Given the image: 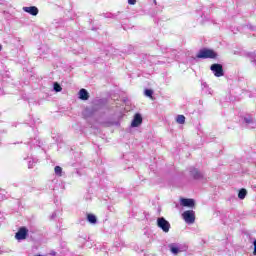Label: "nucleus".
I'll list each match as a JSON object with an SVG mask.
<instances>
[{
  "instance_id": "nucleus-1",
  "label": "nucleus",
  "mask_w": 256,
  "mask_h": 256,
  "mask_svg": "<svg viewBox=\"0 0 256 256\" xmlns=\"http://www.w3.org/2000/svg\"><path fill=\"white\" fill-rule=\"evenodd\" d=\"M197 59H217V52L211 49H200L196 55Z\"/></svg>"
},
{
  "instance_id": "nucleus-2",
  "label": "nucleus",
  "mask_w": 256,
  "mask_h": 256,
  "mask_svg": "<svg viewBox=\"0 0 256 256\" xmlns=\"http://www.w3.org/2000/svg\"><path fill=\"white\" fill-rule=\"evenodd\" d=\"M156 225L159 229L163 231V233H169L171 230V223L165 219V217L157 218Z\"/></svg>"
},
{
  "instance_id": "nucleus-3",
  "label": "nucleus",
  "mask_w": 256,
  "mask_h": 256,
  "mask_svg": "<svg viewBox=\"0 0 256 256\" xmlns=\"http://www.w3.org/2000/svg\"><path fill=\"white\" fill-rule=\"evenodd\" d=\"M182 217L185 223H188V225L195 223V211L193 210H187L183 212Z\"/></svg>"
},
{
  "instance_id": "nucleus-4",
  "label": "nucleus",
  "mask_w": 256,
  "mask_h": 256,
  "mask_svg": "<svg viewBox=\"0 0 256 256\" xmlns=\"http://www.w3.org/2000/svg\"><path fill=\"white\" fill-rule=\"evenodd\" d=\"M210 69L215 77H223V75H225V72L223 71V65L221 64H212Z\"/></svg>"
},
{
  "instance_id": "nucleus-5",
  "label": "nucleus",
  "mask_w": 256,
  "mask_h": 256,
  "mask_svg": "<svg viewBox=\"0 0 256 256\" xmlns=\"http://www.w3.org/2000/svg\"><path fill=\"white\" fill-rule=\"evenodd\" d=\"M28 233H29V230H27V228L21 227L18 230V232L15 234V239H17V241H23L27 239Z\"/></svg>"
},
{
  "instance_id": "nucleus-6",
  "label": "nucleus",
  "mask_w": 256,
  "mask_h": 256,
  "mask_svg": "<svg viewBox=\"0 0 256 256\" xmlns=\"http://www.w3.org/2000/svg\"><path fill=\"white\" fill-rule=\"evenodd\" d=\"M24 13H28L29 15H32L33 17H37L39 15V8L37 6H25L22 8Z\"/></svg>"
},
{
  "instance_id": "nucleus-7",
  "label": "nucleus",
  "mask_w": 256,
  "mask_h": 256,
  "mask_svg": "<svg viewBox=\"0 0 256 256\" xmlns=\"http://www.w3.org/2000/svg\"><path fill=\"white\" fill-rule=\"evenodd\" d=\"M180 204L182 207H195V200L191 198H182Z\"/></svg>"
},
{
  "instance_id": "nucleus-8",
  "label": "nucleus",
  "mask_w": 256,
  "mask_h": 256,
  "mask_svg": "<svg viewBox=\"0 0 256 256\" xmlns=\"http://www.w3.org/2000/svg\"><path fill=\"white\" fill-rule=\"evenodd\" d=\"M141 123H143V117L139 113L135 114L131 123V127H139Z\"/></svg>"
},
{
  "instance_id": "nucleus-9",
  "label": "nucleus",
  "mask_w": 256,
  "mask_h": 256,
  "mask_svg": "<svg viewBox=\"0 0 256 256\" xmlns=\"http://www.w3.org/2000/svg\"><path fill=\"white\" fill-rule=\"evenodd\" d=\"M168 247L173 255H179L181 253V246L177 243H171Z\"/></svg>"
},
{
  "instance_id": "nucleus-10",
  "label": "nucleus",
  "mask_w": 256,
  "mask_h": 256,
  "mask_svg": "<svg viewBox=\"0 0 256 256\" xmlns=\"http://www.w3.org/2000/svg\"><path fill=\"white\" fill-rule=\"evenodd\" d=\"M79 99H81L82 101H87L89 99V92H87V90H85L84 88L80 89Z\"/></svg>"
},
{
  "instance_id": "nucleus-11",
  "label": "nucleus",
  "mask_w": 256,
  "mask_h": 256,
  "mask_svg": "<svg viewBox=\"0 0 256 256\" xmlns=\"http://www.w3.org/2000/svg\"><path fill=\"white\" fill-rule=\"evenodd\" d=\"M190 175H192L194 179H201V177H203V174H201L197 168H190Z\"/></svg>"
},
{
  "instance_id": "nucleus-12",
  "label": "nucleus",
  "mask_w": 256,
  "mask_h": 256,
  "mask_svg": "<svg viewBox=\"0 0 256 256\" xmlns=\"http://www.w3.org/2000/svg\"><path fill=\"white\" fill-rule=\"evenodd\" d=\"M246 197H247V189H245V188L240 189L238 192V199L243 200Z\"/></svg>"
},
{
  "instance_id": "nucleus-13",
  "label": "nucleus",
  "mask_w": 256,
  "mask_h": 256,
  "mask_svg": "<svg viewBox=\"0 0 256 256\" xmlns=\"http://www.w3.org/2000/svg\"><path fill=\"white\" fill-rule=\"evenodd\" d=\"M87 221H89L92 225H95V223H97V216L94 214H88Z\"/></svg>"
},
{
  "instance_id": "nucleus-14",
  "label": "nucleus",
  "mask_w": 256,
  "mask_h": 256,
  "mask_svg": "<svg viewBox=\"0 0 256 256\" xmlns=\"http://www.w3.org/2000/svg\"><path fill=\"white\" fill-rule=\"evenodd\" d=\"M176 123H178L179 125H185V116L178 115L176 118Z\"/></svg>"
},
{
  "instance_id": "nucleus-15",
  "label": "nucleus",
  "mask_w": 256,
  "mask_h": 256,
  "mask_svg": "<svg viewBox=\"0 0 256 256\" xmlns=\"http://www.w3.org/2000/svg\"><path fill=\"white\" fill-rule=\"evenodd\" d=\"M244 123H246V125H255V120H253L251 117H245Z\"/></svg>"
},
{
  "instance_id": "nucleus-16",
  "label": "nucleus",
  "mask_w": 256,
  "mask_h": 256,
  "mask_svg": "<svg viewBox=\"0 0 256 256\" xmlns=\"http://www.w3.org/2000/svg\"><path fill=\"white\" fill-rule=\"evenodd\" d=\"M37 161H38L37 158H32V160H30L28 162V169H33V167H34V165H36Z\"/></svg>"
},
{
  "instance_id": "nucleus-17",
  "label": "nucleus",
  "mask_w": 256,
  "mask_h": 256,
  "mask_svg": "<svg viewBox=\"0 0 256 256\" xmlns=\"http://www.w3.org/2000/svg\"><path fill=\"white\" fill-rule=\"evenodd\" d=\"M53 89L56 93H60V91H62L63 88H61V85L59 83L55 82Z\"/></svg>"
},
{
  "instance_id": "nucleus-18",
  "label": "nucleus",
  "mask_w": 256,
  "mask_h": 256,
  "mask_svg": "<svg viewBox=\"0 0 256 256\" xmlns=\"http://www.w3.org/2000/svg\"><path fill=\"white\" fill-rule=\"evenodd\" d=\"M55 174L58 175V177H61V173H63V168H61L60 166H56L54 168Z\"/></svg>"
},
{
  "instance_id": "nucleus-19",
  "label": "nucleus",
  "mask_w": 256,
  "mask_h": 256,
  "mask_svg": "<svg viewBox=\"0 0 256 256\" xmlns=\"http://www.w3.org/2000/svg\"><path fill=\"white\" fill-rule=\"evenodd\" d=\"M144 94L146 97H153V90L151 89H145Z\"/></svg>"
},
{
  "instance_id": "nucleus-20",
  "label": "nucleus",
  "mask_w": 256,
  "mask_h": 256,
  "mask_svg": "<svg viewBox=\"0 0 256 256\" xmlns=\"http://www.w3.org/2000/svg\"><path fill=\"white\" fill-rule=\"evenodd\" d=\"M84 115H85L86 117H91V115H93V112H91V110H89V109H85Z\"/></svg>"
},
{
  "instance_id": "nucleus-21",
  "label": "nucleus",
  "mask_w": 256,
  "mask_h": 256,
  "mask_svg": "<svg viewBox=\"0 0 256 256\" xmlns=\"http://www.w3.org/2000/svg\"><path fill=\"white\" fill-rule=\"evenodd\" d=\"M137 3V0H128L129 5H135Z\"/></svg>"
},
{
  "instance_id": "nucleus-22",
  "label": "nucleus",
  "mask_w": 256,
  "mask_h": 256,
  "mask_svg": "<svg viewBox=\"0 0 256 256\" xmlns=\"http://www.w3.org/2000/svg\"><path fill=\"white\" fill-rule=\"evenodd\" d=\"M207 87H209L207 82H202V90L207 89Z\"/></svg>"
},
{
  "instance_id": "nucleus-23",
  "label": "nucleus",
  "mask_w": 256,
  "mask_h": 256,
  "mask_svg": "<svg viewBox=\"0 0 256 256\" xmlns=\"http://www.w3.org/2000/svg\"><path fill=\"white\" fill-rule=\"evenodd\" d=\"M57 217V212H53L52 215L50 216V219L53 220Z\"/></svg>"
},
{
  "instance_id": "nucleus-24",
  "label": "nucleus",
  "mask_w": 256,
  "mask_h": 256,
  "mask_svg": "<svg viewBox=\"0 0 256 256\" xmlns=\"http://www.w3.org/2000/svg\"><path fill=\"white\" fill-rule=\"evenodd\" d=\"M253 245H254V252H253V255H256V240H254Z\"/></svg>"
},
{
  "instance_id": "nucleus-25",
  "label": "nucleus",
  "mask_w": 256,
  "mask_h": 256,
  "mask_svg": "<svg viewBox=\"0 0 256 256\" xmlns=\"http://www.w3.org/2000/svg\"><path fill=\"white\" fill-rule=\"evenodd\" d=\"M2 49H3V46L0 44V51H2Z\"/></svg>"
},
{
  "instance_id": "nucleus-26",
  "label": "nucleus",
  "mask_w": 256,
  "mask_h": 256,
  "mask_svg": "<svg viewBox=\"0 0 256 256\" xmlns=\"http://www.w3.org/2000/svg\"><path fill=\"white\" fill-rule=\"evenodd\" d=\"M154 1V4L157 5V0H153Z\"/></svg>"
}]
</instances>
